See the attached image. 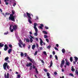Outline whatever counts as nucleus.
<instances>
[{
  "label": "nucleus",
  "mask_w": 78,
  "mask_h": 78,
  "mask_svg": "<svg viewBox=\"0 0 78 78\" xmlns=\"http://www.w3.org/2000/svg\"><path fill=\"white\" fill-rule=\"evenodd\" d=\"M12 14L10 15V17H9V20L13 21V22H15V19H14V16H13L14 14H15V12L13 10L12 11Z\"/></svg>",
  "instance_id": "nucleus-1"
},
{
  "label": "nucleus",
  "mask_w": 78,
  "mask_h": 78,
  "mask_svg": "<svg viewBox=\"0 0 78 78\" xmlns=\"http://www.w3.org/2000/svg\"><path fill=\"white\" fill-rule=\"evenodd\" d=\"M26 14H27V17H28V22L30 23H32V22L31 21V19H32L31 17V14H30L29 13H28V12H26Z\"/></svg>",
  "instance_id": "nucleus-2"
},
{
  "label": "nucleus",
  "mask_w": 78,
  "mask_h": 78,
  "mask_svg": "<svg viewBox=\"0 0 78 78\" xmlns=\"http://www.w3.org/2000/svg\"><path fill=\"white\" fill-rule=\"evenodd\" d=\"M19 42L20 43H19V44H18L19 45V46L20 48H22V46L21 45H23V42H22V41L21 40H20L19 41Z\"/></svg>",
  "instance_id": "nucleus-3"
},
{
  "label": "nucleus",
  "mask_w": 78,
  "mask_h": 78,
  "mask_svg": "<svg viewBox=\"0 0 78 78\" xmlns=\"http://www.w3.org/2000/svg\"><path fill=\"white\" fill-rule=\"evenodd\" d=\"M8 66V63L7 62H5L4 63L3 65V68L4 70H6V67Z\"/></svg>",
  "instance_id": "nucleus-4"
},
{
  "label": "nucleus",
  "mask_w": 78,
  "mask_h": 78,
  "mask_svg": "<svg viewBox=\"0 0 78 78\" xmlns=\"http://www.w3.org/2000/svg\"><path fill=\"white\" fill-rule=\"evenodd\" d=\"M27 58L28 59L30 60V62H32V63H34V60H33V58H32L31 59L30 58V57H27Z\"/></svg>",
  "instance_id": "nucleus-5"
},
{
  "label": "nucleus",
  "mask_w": 78,
  "mask_h": 78,
  "mask_svg": "<svg viewBox=\"0 0 78 78\" xmlns=\"http://www.w3.org/2000/svg\"><path fill=\"white\" fill-rule=\"evenodd\" d=\"M4 47L5 48H4V50L5 51H6L8 49V46H7V44H5L4 45Z\"/></svg>",
  "instance_id": "nucleus-6"
},
{
  "label": "nucleus",
  "mask_w": 78,
  "mask_h": 78,
  "mask_svg": "<svg viewBox=\"0 0 78 78\" xmlns=\"http://www.w3.org/2000/svg\"><path fill=\"white\" fill-rule=\"evenodd\" d=\"M13 29H14V31H16V29H17V26L16 25H14L12 26Z\"/></svg>",
  "instance_id": "nucleus-7"
},
{
  "label": "nucleus",
  "mask_w": 78,
  "mask_h": 78,
  "mask_svg": "<svg viewBox=\"0 0 78 78\" xmlns=\"http://www.w3.org/2000/svg\"><path fill=\"white\" fill-rule=\"evenodd\" d=\"M65 61H66L65 63L66 65L67 66H69L70 64V62L67 61V59H66Z\"/></svg>",
  "instance_id": "nucleus-8"
},
{
  "label": "nucleus",
  "mask_w": 78,
  "mask_h": 78,
  "mask_svg": "<svg viewBox=\"0 0 78 78\" xmlns=\"http://www.w3.org/2000/svg\"><path fill=\"white\" fill-rule=\"evenodd\" d=\"M40 45H41V46H42V45H43V44H42V43H43V41H42V39L41 38H40Z\"/></svg>",
  "instance_id": "nucleus-9"
},
{
  "label": "nucleus",
  "mask_w": 78,
  "mask_h": 78,
  "mask_svg": "<svg viewBox=\"0 0 78 78\" xmlns=\"http://www.w3.org/2000/svg\"><path fill=\"white\" fill-rule=\"evenodd\" d=\"M31 65H32V63L30 62L29 63H27L26 66H27V67H30Z\"/></svg>",
  "instance_id": "nucleus-10"
},
{
  "label": "nucleus",
  "mask_w": 78,
  "mask_h": 78,
  "mask_svg": "<svg viewBox=\"0 0 78 78\" xmlns=\"http://www.w3.org/2000/svg\"><path fill=\"white\" fill-rule=\"evenodd\" d=\"M41 26H39V28H40V29H43V27H44V25L42 24H40Z\"/></svg>",
  "instance_id": "nucleus-11"
},
{
  "label": "nucleus",
  "mask_w": 78,
  "mask_h": 78,
  "mask_svg": "<svg viewBox=\"0 0 78 78\" xmlns=\"http://www.w3.org/2000/svg\"><path fill=\"white\" fill-rule=\"evenodd\" d=\"M11 51H12V49H9L8 51V53L9 54H10L11 53Z\"/></svg>",
  "instance_id": "nucleus-12"
},
{
  "label": "nucleus",
  "mask_w": 78,
  "mask_h": 78,
  "mask_svg": "<svg viewBox=\"0 0 78 78\" xmlns=\"http://www.w3.org/2000/svg\"><path fill=\"white\" fill-rule=\"evenodd\" d=\"M52 65H53V62L52 61V60H51L50 66H48V67H51V66H52Z\"/></svg>",
  "instance_id": "nucleus-13"
},
{
  "label": "nucleus",
  "mask_w": 78,
  "mask_h": 78,
  "mask_svg": "<svg viewBox=\"0 0 78 78\" xmlns=\"http://www.w3.org/2000/svg\"><path fill=\"white\" fill-rule=\"evenodd\" d=\"M7 1L8 2L9 0H4V2L5 3L6 5H8V2H7Z\"/></svg>",
  "instance_id": "nucleus-14"
},
{
  "label": "nucleus",
  "mask_w": 78,
  "mask_h": 78,
  "mask_svg": "<svg viewBox=\"0 0 78 78\" xmlns=\"http://www.w3.org/2000/svg\"><path fill=\"white\" fill-rule=\"evenodd\" d=\"M74 58H75V61H76V62H77V61H78V57L75 56L74 57Z\"/></svg>",
  "instance_id": "nucleus-15"
},
{
  "label": "nucleus",
  "mask_w": 78,
  "mask_h": 78,
  "mask_svg": "<svg viewBox=\"0 0 78 78\" xmlns=\"http://www.w3.org/2000/svg\"><path fill=\"white\" fill-rule=\"evenodd\" d=\"M36 48V45H35V44H34L32 45V49H33V50H34V48Z\"/></svg>",
  "instance_id": "nucleus-16"
},
{
  "label": "nucleus",
  "mask_w": 78,
  "mask_h": 78,
  "mask_svg": "<svg viewBox=\"0 0 78 78\" xmlns=\"http://www.w3.org/2000/svg\"><path fill=\"white\" fill-rule=\"evenodd\" d=\"M37 23H34V28H36V26H37Z\"/></svg>",
  "instance_id": "nucleus-17"
},
{
  "label": "nucleus",
  "mask_w": 78,
  "mask_h": 78,
  "mask_svg": "<svg viewBox=\"0 0 78 78\" xmlns=\"http://www.w3.org/2000/svg\"><path fill=\"white\" fill-rule=\"evenodd\" d=\"M4 46V44H2V43H0V47H3Z\"/></svg>",
  "instance_id": "nucleus-18"
},
{
  "label": "nucleus",
  "mask_w": 78,
  "mask_h": 78,
  "mask_svg": "<svg viewBox=\"0 0 78 78\" xmlns=\"http://www.w3.org/2000/svg\"><path fill=\"white\" fill-rule=\"evenodd\" d=\"M64 63H65V61H64V60H62V61H61V64H64Z\"/></svg>",
  "instance_id": "nucleus-19"
},
{
  "label": "nucleus",
  "mask_w": 78,
  "mask_h": 78,
  "mask_svg": "<svg viewBox=\"0 0 78 78\" xmlns=\"http://www.w3.org/2000/svg\"><path fill=\"white\" fill-rule=\"evenodd\" d=\"M73 66H72L71 70L72 72H74V71H75V69L73 68Z\"/></svg>",
  "instance_id": "nucleus-20"
},
{
  "label": "nucleus",
  "mask_w": 78,
  "mask_h": 78,
  "mask_svg": "<svg viewBox=\"0 0 78 78\" xmlns=\"http://www.w3.org/2000/svg\"><path fill=\"white\" fill-rule=\"evenodd\" d=\"M62 51L63 53H64L66 52V50H65L64 49H63L62 50Z\"/></svg>",
  "instance_id": "nucleus-21"
},
{
  "label": "nucleus",
  "mask_w": 78,
  "mask_h": 78,
  "mask_svg": "<svg viewBox=\"0 0 78 78\" xmlns=\"http://www.w3.org/2000/svg\"><path fill=\"white\" fill-rule=\"evenodd\" d=\"M20 55L21 57H23L24 56V54H23V52H21Z\"/></svg>",
  "instance_id": "nucleus-22"
},
{
  "label": "nucleus",
  "mask_w": 78,
  "mask_h": 78,
  "mask_svg": "<svg viewBox=\"0 0 78 78\" xmlns=\"http://www.w3.org/2000/svg\"><path fill=\"white\" fill-rule=\"evenodd\" d=\"M43 33H44V34H48V33L45 31H43Z\"/></svg>",
  "instance_id": "nucleus-23"
},
{
  "label": "nucleus",
  "mask_w": 78,
  "mask_h": 78,
  "mask_svg": "<svg viewBox=\"0 0 78 78\" xmlns=\"http://www.w3.org/2000/svg\"><path fill=\"white\" fill-rule=\"evenodd\" d=\"M30 41L31 43H32L33 42V39H32V38H30Z\"/></svg>",
  "instance_id": "nucleus-24"
},
{
  "label": "nucleus",
  "mask_w": 78,
  "mask_h": 78,
  "mask_svg": "<svg viewBox=\"0 0 78 78\" xmlns=\"http://www.w3.org/2000/svg\"><path fill=\"white\" fill-rule=\"evenodd\" d=\"M70 60L71 62H72L73 61V58L72 57H71L70 58Z\"/></svg>",
  "instance_id": "nucleus-25"
},
{
  "label": "nucleus",
  "mask_w": 78,
  "mask_h": 78,
  "mask_svg": "<svg viewBox=\"0 0 78 78\" xmlns=\"http://www.w3.org/2000/svg\"><path fill=\"white\" fill-rule=\"evenodd\" d=\"M8 59H9V57H7L5 59V61H7V60H8Z\"/></svg>",
  "instance_id": "nucleus-26"
},
{
  "label": "nucleus",
  "mask_w": 78,
  "mask_h": 78,
  "mask_svg": "<svg viewBox=\"0 0 78 78\" xmlns=\"http://www.w3.org/2000/svg\"><path fill=\"white\" fill-rule=\"evenodd\" d=\"M34 29H35V32H37V31H38L36 27H35V28H34Z\"/></svg>",
  "instance_id": "nucleus-27"
},
{
  "label": "nucleus",
  "mask_w": 78,
  "mask_h": 78,
  "mask_svg": "<svg viewBox=\"0 0 78 78\" xmlns=\"http://www.w3.org/2000/svg\"><path fill=\"white\" fill-rule=\"evenodd\" d=\"M26 41L27 42H30V40L28 38L26 39Z\"/></svg>",
  "instance_id": "nucleus-28"
},
{
  "label": "nucleus",
  "mask_w": 78,
  "mask_h": 78,
  "mask_svg": "<svg viewBox=\"0 0 78 78\" xmlns=\"http://www.w3.org/2000/svg\"><path fill=\"white\" fill-rule=\"evenodd\" d=\"M47 48H48V49H50L51 48V46L49 45L47 47Z\"/></svg>",
  "instance_id": "nucleus-29"
},
{
  "label": "nucleus",
  "mask_w": 78,
  "mask_h": 78,
  "mask_svg": "<svg viewBox=\"0 0 78 78\" xmlns=\"http://www.w3.org/2000/svg\"><path fill=\"white\" fill-rule=\"evenodd\" d=\"M9 47H10V48H12V45L9 44Z\"/></svg>",
  "instance_id": "nucleus-30"
},
{
  "label": "nucleus",
  "mask_w": 78,
  "mask_h": 78,
  "mask_svg": "<svg viewBox=\"0 0 78 78\" xmlns=\"http://www.w3.org/2000/svg\"><path fill=\"white\" fill-rule=\"evenodd\" d=\"M34 35L35 36H37V32L35 33Z\"/></svg>",
  "instance_id": "nucleus-31"
},
{
  "label": "nucleus",
  "mask_w": 78,
  "mask_h": 78,
  "mask_svg": "<svg viewBox=\"0 0 78 78\" xmlns=\"http://www.w3.org/2000/svg\"><path fill=\"white\" fill-rule=\"evenodd\" d=\"M69 75H70V76H73V77L74 76V75H73V74L70 73L69 74Z\"/></svg>",
  "instance_id": "nucleus-32"
},
{
  "label": "nucleus",
  "mask_w": 78,
  "mask_h": 78,
  "mask_svg": "<svg viewBox=\"0 0 78 78\" xmlns=\"http://www.w3.org/2000/svg\"><path fill=\"white\" fill-rule=\"evenodd\" d=\"M76 73L78 76V71L77 70H76Z\"/></svg>",
  "instance_id": "nucleus-33"
},
{
  "label": "nucleus",
  "mask_w": 78,
  "mask_h": 78,
  "mask_svg": "<svg viewBox=\"0 0 78 78\" xmlns=\"http://www.w3.org/2000/svg\"><path fill=\"white\" fill-rule=\"evenodd\" d=\"M12 26H13V25H10V28L9 30H11L12 29Z\"/></svg>",
  "instance_id": "nucleus-34"
},
{
  "label": "nucleus",
  "mask_w": 78,
  "mask_h": 78,
  "mask_svg": "<svg viewBox=\"0 0 78 78\" xmlns=\"http://www.w3.org/2000/svg\"><path fill=\"white\" fill-rule=\"evenodd\" d=\"M8 34V31H7V32L5 33H4V35H7Z\"/></svg>",
  "instance_id": "nucleus-35"
},
{
  "label": "nucleus",
  "mask_w": 78,
  "mask_h": 78,
  "mask_svg": "<svg viewBox=\"0 0 78 78\" xmlns=\"http://www.w3.org/2000/svg\"><path fill=\"white\" fill-rule=\"evenodd\" d=\"M10 31L11 32H13V31H14V29H10Z\"/></svg>",
  "instance_id": "nucleus-36"
},
{
  "label": "nucleus",
  "mask_w": 78,
  "mask_h": 78,
  "mask_svg": "<svg viewBox=\"0 0 78 78\" xmlns=\"http://www.w3.org/2000/svg\"><path fill=\"white\" fill-rule=\"evenodd\" d=\"M44 38L46 39V38H47V37H48V36H47V35H44Z\"/></svg>",
  "instance_id": "nucleus-37"
},
{
  "label": "nucleus",
  "mask_w": 78,
  "mask_h": 78,
  "mask_svg": "<svg viewBox=\"0 0 78 78\" xmlns=\"http://www.w3.org/2000/svg\"><path fill=\"white\" fill-rule=\"evenodd\" d=\"M47 76H50V73H49L48 72L47 73Z\"/></svg>",
  "instance_id": "nucleus-38"
},
{
  "label": "nucleus",
  "mask_w": 78,
  "mask_h": 78,
  "mask_svg": "<svg viewBox=\"0 0 78 78\" xmlns=\"http://www.w3.org/2000/svg\"><path fill=\"white\" fill-rule=\"evenodd\" d=\"M55 59H56V60H58V56L56 55H55Z\"/></svg>",
  "instance_id": "nucleus-39"
},
{
  "label": "nucleus",
  "mask_w": 78,
  "mask_h": 78,
  "mask_svg": "<svg viewBox=\"0 0 78 78\" xmlns=\"http://www.w3.org/2000/svg\"><path fill=\"white\" fill-rule=\"evenodd\" d=\"M17 76H18V77L16 78H20L21 77V76H20V75H18Z\"/></svg>",
  "instance_id": "nucleus-40"
},
{
  "label": "nucleus",
  "mask_w": 78,
  "mask_h": 78,
  "mask_svg": "<svg viewBox=\"0 0 78 78\" xmlns=\"http://www.w3.org/2000/svg\"><path fill=\"white\" fill-rule=\"evenodd\" d=\"M44 71L45 72H48V70H47L46 69H44Z\"/></svg>",
  "instance_id": "nucleus-41"
},
{
  "label": "nucleus",
  "mask_w": 78,
  "mask_h": 78,
  "mask_svg": "<svg viewBox=\"0 0 78 78\" xmlns=\"http://www.w3.org/2000/svg\"><path fill=\"white\" fill-rule=\"evenodd\" d=\"M37 51H36L34 54V55H37Z\"/></svg>",
  "instance_id": "nucleus-42"
},
{
  "label": "nucleus",
  "mask_w": 78,
  "mask_h": 78,
  "mask_svg": "<svg viewBox=\"0 0 78 78\" xmlns=\"http://www.w3.org/2000/svg\"><path fill=\"white\" fill-rule=\"evenodd\" d=\"M4 78H7V77L6 76V73L4 74Z\"/></svg>",
  "instance_id": "nucleus-43"
},
{
  "label": "nucleus",
  "mask_w": 78,
  "mask_h": 78,
  "mask_svg": "<svg viewBox=\"0 0 78 78\" xmlns=\"http://www.w3.org/2000/svg\"><path fill=\"white\" fill-rule=\"evenodd\" d=\"M46 41H47L48 42H49V40H48V39L47 38L46 39Z\"/></svg>",
  "instance_id": "nucleus-44"
},
{
  "label": "nucleus",
  "mask_w": 78,
  "mask_h": 78,
  "mask_svg": "<svg viewBox=\"0 0 78 78\" xmlns=\"http://www.w3.org/2000/svg\"><path fill=\"white\" fill-rule=\"evenodd\" d=\"M43 53L44 55H47V53H46V51H44Z\"/></svg>",
  "instance_id": "nucleus-45"
},
{
  "label": "nucleus",
  "mask_w": 78,
  "mask_h": 78,
  "mask_svg": "<svg viewBox=\"0 0 78 78\" xmlns=\"http://www.w3.org/2000/svg\"><path fill=\"white\" fill-rule=\"evenodd\" d=\"M22 45H23V47L24 48H25V44H22Z\"/></svg>",
  "instance_id": "nucleus-46"
},
{
  "label": "nucleus",
  "mask_w": 78,
  "mask_h": 78,
  "mask_svg": "<svg viewBox=\"0 0 78 78\" xmlns=\"http://www.w3.org/2000/svg\"><path fill=\"white\" fill-rule=\"evenodd\" d=\"M7 78H9V73H7Z\"/></svg>",
  "instance_id": "nucleus-47"
},
{
  "label": "nucleus",
  "mask_w": 78,
  "mask_h": 78,
  "mask_svg": "<svg viewBox=\"0 0 78 78\" xmlns=\"http://www.w3.org/2000/svg\"><path fill=\"white\" fill-rule=\"evenodd\" d=\"M63 65H64V64H62V63H61V65H60V67L61 68H62V66H63Z\"/></svg>",
  "instance_id": "nucleus-48"
},
{
  "label": "nucleus",
  "mask_w": 78,
  "mask_h": 78,
  "mask_svg": "<svg viewBox=\"0 0 78 78\" xmlns=\"http://www.w3.org/2000/svg\"><path fill=\"white\" fill-rule=\"evenodd\" d=\"M35 70L37 73H38V71H37V69H35Z\"/></svg>",
  "instance_id": "nucleus-49"
},
{
  "label": "nucleus",
  "mask_w": 78,
  "mask_h": 78,
  "mask_svg": "<svg viewBox=\"0 0 78 78\" xmlns=\"http://www.w3.org/2000/svg\"><path fill=\"white\" fill-rule=\"evenodd\" d=\"M27 56V53H24V56L25 57H26Z\"/></svg>",
  "instance_id": "nucleus-50"
},
{
  "label": "nucleus",
  "mask_w": 78,
  "mask_h": 78,
  "mask_svg": "<svg viewBox=\"0 0 78 78\" xmlns=\"http://www.w3.org/2000/svg\"><path fill=\"white\" fill-rule=\"evenodd\" d=\"M5 14V15H7L8 16L10 14L9 13H8L6 12Z\"/></svg>",
  "instance_id": "nucleus-51"
},
{
  "label": "nucleus",
  "mask_w": 78,
  "mask_h": 78,
  "mask_svg": "<svg viewBox=\"0 0 78 78\" xmlns=\"http://www.w3.org/2000/svg\"><path fill=\"white\" fill-rule=\"evenodd\" d=\"M45 28L46 30H48V27L47 26H45Z\"/></svg>",
  "instance_id": "nucleus-52"
},
{
  "label": "nucleus",
  "mask_w": 78,
  "mask_h": 78,
  "mask_svg": "<svg viewBox=\"0 0 78 78\" xmlns=\"http://www.w3.org/2000/svg\"><path fill=\"white\" fill-rule=\"evenodd\" d=\"M54 75H56L58 74V73H57V72H55L54 73Z\"/></svg>",
  "instance_id": "nucleus-53"
},
{
  "label": "nucleus",
  "mask_w": 78,
  "mask_h": 78,
  "mask_svg": "<svg viewBox=\"0 0 78 78\" xmlns=\"http://www.w3.org/2000/svg\"><path fill=\"white\" fill-rule=\"evenodd\" d=\"M2 14L4 16V17H6V15H5V13H2Z\"/></svg>",
  "instance_id": "nucleus-54"
},
{
  "label": "nucleus",
  "mask_w": 78,
  "mask_h": 78,
  "mask_svg": "<svg viewBox=\"0 0 78 78\" xmlns=\"http://www.w3.org/2000/svg\"><path fill=\"white\" fill-rule=\"evenodd\" d=\"M41 62L42 63H43V64H44V60H41Z\"/></svg>",
  "instance_id": "nucleus-55"
},
{
  "label": "nucleus",
  "mask_w": 78,
  "mask_h": 78,
  "mask_svg": "<svg viewBox=\"0 0 78 78\" xmlns=\"http://www.w3.org/2000/svg\"><path fill=\"white\" fill-rule=\"evenodd\" d=\"M36 47L37 48H38V47H39V45H38V44H37V43L36 44Z\"/></svg>",
  "instance_id": "nucleus-56"
},
{
  "label": "nucleus",
  "mask_w": 78,
  "mask_h": 78,
  "mask_svg": "<svg viewBox=\"0 0 78 78\" xmlns=\"http://www.w3.org/2000/svg\"><path fill=\"white\" fill-rule=\"evenodd\" d=\"M23 16L24 17H27V15H26V14H24L23 15Z\"/></svg>",
  "instance_id": "nucleus-57"
},
{
  "label": "nucleus",
  "mask_w": 78,
  "mask_h": 78,
  "mask_svg": "<svg viewBox=\"0 0 78 78\" xmlns=\"http://www.w3.org/2000/svg\"><path fill=\"white\" fill-rule=\"evenodd\" d=\"M39 48H40V50H42L43 49L42 47H39Z\"/></svg>",
  "instance_id": "nucleus-58"
},
{
  "label": "nucleus",
  "mask_w": 78,
  "mask_h": 78,
  "mask_svg": "<svg viewBox=\"0 0 78 78\" xmlns=\"http://www.w3.org/2000/svg\"><path fill=\"white\" fill-rule=\"evenodd\" d=\"M54 48H55V50H58V48H56V47H55Z\"/></svg>",
  "instance_id": "nucleus-59"
},
{
  "label": "nucleus",
  "mask_w": 78,
  "mask_h": 78,
  "mask_svg": "<svg viewBox=\"0 0 78 78\" xmlns=\"http://www.w3.org/2000/svg\"><path fill=\"white\" fill-rule=\"evenodd\" d=\"M52 53H53V55H54L55 54V51H53V52H52Z\"/></svg>",
  "instance_id": "nucleus-60"
},
{
  "label": "nucleus",
  "mask_w": 78,
  "mask_h": 78,
  "mask_svg": "<svg viewBox=\"0 0 78 78\" xmlns=\"http://www.w3.org/2000/svg\"><path fill=\"white\" fill-rule=\"evenodd\" d=\"M35 39H36V41H38V40H39V39H38V38H35Z\"/></svg>",
  "instance_id": "nucleus-61"
},
{
  "label": "nucleus",
  "mask_w": 78,
  "mask_h": 78,
  "mask_svg": "<svg viewBox=\"0 0 78 78\" xmlns=\"http://www.w3.org/2000/svg\"><path fill=\"white\" fill-rule=\"evenodd\" d=\"M16 5V3H14V4L13 5V6H15V5Z\"/></svg>",
  "instance_id": "nucleus-62"
},
{
  "label": "nucleus",
  "mask_w": 78,
  "mask_h": 78,
  "mask_svg": "<svg viewBox=\"0 0 78 78\" xmlns=\"http://www.w3.org/2000/svg\"><path fill=\"white\" fill-rule=\"evenodd\" d=\"M32 69H33V67L32 66V67H30V70H31Z\"/></svg>",
  "instance_id": "nucleus-63"
},
{
  "label": "nucleus",
  "mask_w": 78,
  "mask_h": 78,
  "mask_svg": "<svg viewBox=\"0 0 78 78\" xmlns=\"http://www.w3.org/2000/svg\"><path fill=\"white\" fill-rule=\"evenodd\" d=\"M51 57H52V55H50V58H51Z\"/></svg>",
  "instance_id": "nucleus-64"
}]
</instances>
